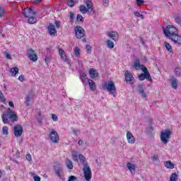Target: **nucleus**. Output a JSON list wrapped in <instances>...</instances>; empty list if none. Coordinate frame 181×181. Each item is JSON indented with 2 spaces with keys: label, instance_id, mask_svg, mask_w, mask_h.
Here are the masks:
<instances>
[{
  "label": "nucleus",
  "instance_id": "obj_1",
  "mask_svg": "<svg viewBox=\"0 0 181 181\" xmlns=\"http://www.w3.org/2000/svg\"><path fill=\"white\" fill-rule=\"evenodd\" d=\"M78 158L82 165H83V172L84 173V177L86 180L87 181L91 180L93 174L91 173V168H90V166H88V163H87V160L86 159V157H84V156L81 154L78 156Z\"/></svg>",
  "mask_w": 181,
  "mask_h": 181
},
{
  "label": "nucleus",
  "instance_id": "obj_2",
  "mask_svg": "<svg viewBox=\"0 0 181 181\" xmlns=\"http://www.w3.org/2000/svg\"><path fill=\"white\" fill-rule=\"evenodd\" d=\"M23 15L25 18H28V23L30 25H33V23H36L37 18L34 17V15H36V13L32 8H25L22 11Z\"/></svg>",
  "mask_w": 181,
  "mask_h": 181
},
{
  "label": "nucleus",
  "instance_id": "obj_3",
  "mask_svg": "<svg viewBox=\"0 0 181 181\" xmlns=\"http://www.w3.org/2000/svg\"><path fill=\"white\" fill-rule=\"evenodd\" d=\"M103 90H107L110 94L115 97V93H117V88H115V83L114 81H110L107 83H103L102 85Z\"/></svg>",
  "mask_w": 181,
  "mask_h": 181
},
{
  "label": "nucleus",
  "instance_id": "obj_4",
  "mask_svg": "<svg viewBox=\"0 0 181 181\" xmlns=\"http://www.w3.org/2000/svg\"><path fill=\"white\" fill-rule=\"evenodd\" d=\"M4 124H10L11 122H15L18 121V115L16 113L13 112L11 114H4L2 117Z\"/></svg>",
  "mask_w": 181,
  "mask_h": 181
},
{
  "label": "nucleus",
  "instance_id": "obj_5",
  "mask_svg": "<svg viewBox=\"0 0 181 181\" xmlns=\"http://www.w3.org/2000/svg\"><path fill=\"white\" fill-rule=\"evenodd\" d=\"M176 32H177V29L175 26L170 25H168L166 28L163 29L165 36L169 39H170V36H175L177 35Z\"/></svg>",
  "mask_w": 181,
  "mask_h": 181
},
{
  "label": "nucleus",
  "instance_id": "obj_6",
  "mask_svg": "<svg viewBox=\"0 0 181 181\" xmlns=\"http://www.w3.org/2000/svg\"><path fill=\"white\" fill-rule=\"evenodd\" d=\"M170 135H172V132L169 129L161 132L160 139L163 144H168L169 139H170Z\"/></svg>",
  "mask_w": 181,
  "mask_h": 181
},
{
  "label": "nucleus",
  "instance_id": "obj_7",
  "mask_svg": "<svg viewBox=\"0 0 181 181\" xmlns=\"http://www.w3.org/2000/svg\"><path fill=\"white\" fill-rule=\"evenodd\" d=\"M75 36L76 39H81L82 37H86V30L81 26H76L74 28Z\"/></svg>",
  "mask_w": 181,
  "mask_h": 181
},
{
  "label": "nucleus",
  "instance_id": "obj_8",
  "mask_svg": "<svg viewBox=\"0 0 181 181\" xmlns=\"http://www.w3.org/2000/svg\"><path fill=\"white\" fill-rule=\"evenodd\" d=\"M28 57L31 62H37V55L35 50L29 49L27 50Z\"/></svg>",
  "mask_w": 181,
  "mask_h": 181
},
{
  "label": "nucleus",
  "instance_id": "obj_9",
  "mask_svg": "<svg viewBox=\"0 0 181 181\" xmlns=\"http://www.w3.org/2000/svg\"><path fill=\"white\" fill-rule=\"evenodd\" d=\"M13 134L15 136H21L23 134V127L19 124H16L13 129Z\"/></svg>",
  "mask_w": 181,
  "mask_h": 181
},
{
  "label": "nucleus",
  "instance_id": "obj_10",
  "mask_svg": "<svg viewBox=\"0 0 181 181\" xmlns=\"http://www.w3.org/2000/svg\"><path fill=\"white\" fill-rule=\"evenodd\" d=\"M49 138L54 144H57V142H59V134L57 131L52 129L49 134Z\"/></svg>",
  "mask_w": 181,
  "mask_h": 181
},
{
  "label": "nucleus",
  "instance_id": "obj_11",
  "mask_svg": "<svg viewBox=\"0 0 181 181\" xmlns=\"http://www.w3.org/2000/svg\"><path fill=\"white\" fill-rule=\"evenodd\" d=\"M47 30L50 36H56V35H57V30H56V26H54V25H53L52 23L49 24Z\"/></svg>",
  "mask_w": 181,
  "mask_h": 181
},
{
  "label": "nucleus",
  "instance_id": "obj_12",
  "mask_svg": "<svg viewBox=\"0 0 181 181\" xmlns=\"http://www.w3.org/2000/svg\"><path fill=\"white\" fill-rule=\"evenodd\" d=\"M125 80L127 83H129V84H134V78L132 76V74L129 71H126L125 72Z\"/></svg>",
  "mask_w": 181,
  "mask_h": 181
},
{
  "label": "nucleus",
  "instance_id": "obj_13",
  "mask_svg": "<svg viewBox=\"0 0 181 181\" xmlns=\"http://www.w3.org/2000/svg\"><path fill=\"white\" fill-rule=\"evenodd\" d=\"M107 36L108 37H110V39L114 40V42H118V39L119 37V35H118V33L114 31L109 32Z\"/></svg>",
  "mask_w": 181,
  "mask_h": 181
},
{
  "label": "nucleus",
  "instance_id": "obj_14",
  "mask_svg": "<svg viewBox=\"0 0 181 181\" xmlns=\"http://www.w3.org/2000/svg\"><path fill=\"white\" fill-rule=\"evenodd\" d=\"M85 4L87 6L86 9H88L89 13H91L92 12H93V13H95V12L94 11V6H93V2H91V1L86 0L85 1Z\"/></svg>",
  "mask_w": 181,
  "mask_h": 181
},
{
  "label": "nucleus",
  "instance_id": "obj_15",
  "mask_svg": "<svg viewBox=\"0 0 181 181\" xmlns=\"http://www.w3.org/2000/svg\"><path fill=\"white\" fill-rule=\"evenodd\" d=\"M170 40L172 42H174V43H177V45H181V36L176 34L175 35H171L170 36Z\"/></svg>",
  "mask_w": 181,
  "mask_h": 181
},
{
  "label": "nucleus",
  "instance_id": "obj_16",
  "mask_svg": "<svg viewBox=\"0 0 181 181\" xmlns=\"http://www.w3.org/2000/svg\"><path fill=\"white\" fill-rule=\"evenodd\" d=\"M139 78L141 81H144V80H148V81H152V76H151V74H141L139 76Z\"/></svg>",
  "mask_w": 181,
  "mask_h": 181
},
{
  "label": "nucleus",
  "instance_id": "obj_17",
  "mask_svg": "<svg viewBox=\"0 0 181 181\" xmlns=\"http://www.w3.org/2000/svg\"><path fill=\"white\" fill-rule=\"evenodd\" d=\"M127 138L129 144H135V138L130 132H127Z\"/></svg>",
  "mask_w": 181,
  "mask_h": 181
},
{
  "label": "nucleus",
  "instance_id": "obj_18",
  "mask_svg": "<svg viewBox=\"0 0 181 181\" xmlns=\"http://www.w3.org/2000/svg\"><path fill=\"white\" fill-rule=\"evenodd\" d=\"M137 91L141 94L144 98H146L148 95L145 93V90H144V86L142 85L137 86Z\"/></svg>",
  "mask_w": 181,
  "mask_h": 181
},
{
  "label": "nucleus",
  "instance_id": "obj_19",
  "mask_svg": "<svg viewBox=\"0 0 181 181\" xmlns=\"http://www.w3.org/2000/svg\"><path fill=\"white\" fill-rule=\"evenodd\" d=\"M127 166L129 170L131 172L132 175H135V169H136V167L135 166V165L131 163H127Z\"/></svg>",
  "mask_w": 181,
  "mask_h": 181
},
{
  "label": "nucleus",
  "instance_id": "obj_20",
  "mask_svg": "<svg viewBox=\"0 0 181 181\" xmlns=\"http://www.w3.org/2000/svg\"><path fill=\"white\" fill-rule=\"evenodd\" d=\"M89 74H90V77L92 78H95V77H98V72L97 71V70L93 68L90 69Z\"/></svg>",
  "mask_w": 181,
  "mask_h": 181
},
{
  "label": "nucleus",
  "instance_id": "obj_21",
  "mask_svg": "<svg viewBox=\"0 0 181 181\" xmlns=\"http://www.w3.org/2000/svg\"><path fill=\"white\" fill-rule=\"evenodd\" d=\"M170 83H171V86H172L173 88L176 90V88H177V79H176V78H175V77H173L170 79Z\"/></svg>",
  "mask_w": 181,
  "mask_h": 181
},
{
  "label": "nucleus",
  "instance_id": "obj_22",
  "mask_svg": "<svg viewBox=\"0 0 181 181\" xmlns=\"http://www.w3.org/2000/svg\"><path fill=\"white\" fill-rule=\"evenodd\" d=\"M86 81L88 82L89 87H90V90H92V91H94V90H95V88H96L95 83H94V81H93L91 79H87Z\"/></svg>",
  "mask_w": 181,
  "mask_h": 181
},
{
  "label": "nucleus",
  "instance_id": "obj_23",
  "mask_svg": "<svg viewBox=\"0 0 181 181\" xmlns=\"http://www.w3.org/2000/svg\"><path fill=\"white\" fill-rule=\"evenodd\" d=\"M164 166L168 169H173L175 168V164L170 160H168L164 163Z\"/></svg>",
  "mask_w": 181,
  "mask_h": 181
},
{
  "label": "nucleus",
  "instance_id": "obj_24",
  "mask_svg": "<svg viewBox=\"0 0 181 181\" xmlns=\"http://www.w3.org/2000/svg\"><path fill=\"white\" fill-rule=\"evenodd\" d=\"M54 170L58 177L62 178V173H63V168H62V167H57L54 168Z\"/></svg>",
  "mask_w": 181,
  "mask_h": 181
},
{
  "label": "nucleus",
  "instance_id": "obj_25",
  "mask_svg": "<svg viewBox=\"0 0 181 181\" xmlns=\"http://www.w3.org/2000/svg\"><path fill=\"white\" fill-rule=\"evenodd\" d=\"M165 49L168 50V52H169V53H173V49H172V46L170 45V44H169V42H165Z\"/></svg>",
  "mask_w": 181,
  "mask_h": 181
},
{
  "label": "nucleus",
  "instance_id": "obj_26",
  "mask_svg": "<svg viewBox=\"0 0 181 181\" xmlns=\"http://www.w3.org/2000/svg\"><path fill=\"white\" fill-rule=\"evenodd\" d=\"M59 56H61L62 60H64V59H66V57H67L66 56V53L64 52V50L63 49H59Z\"/></svg>",
  "mask_w": 181,
  "mask_h": 181
},
{
  "label": "nucleus",
  "instance_id": "obj_27",
  "mask_svg": "<svg viewBox=\"0 0 181 181\" xmlns=\"http://www.w3.org/2000/svg\"><path fill=\"white\" fill-rule=\"evenodd\" d=\"M80 78L83 83H86L87 80H89L88 78H87V74H86V73L81 74Z\"/></svg>",
  "mask_w": 181,
  "mask_h": 181
},
{
  "label": "nucleus",
  "instance_id": "obj_28",
  "mask_svg": "<svg viewBox=\"0 0 181 181\" xmlns=\"http://www.w3.org/2000/svg\"><path fill=\"white\" fill-rule=\"evenodd\" d=\"M11 73H12V74H13L14 76H16V74H18V73H19V68L18 67H14V68H11L10 69Z\"/></svg>",
  "mask_w": 181,
  "mask_h": 181
},
{
  "label": "nucleus",
  "instance_id": "obj_29",
  "mask_svg": "<svg viewBox=\"0 0 181 181\" xmlns=\"http://www.w3.org/2000/svg\"><path fill=\"white\" fill-rule=\"evenodd\" d=\"M72 158L74 160L78 162V153L77 151H72Z\"/></svg>",
  "mask_w": 181,
  "mask_h": 181
},
{
  "label": "nucleus",
  "instance_id": "obj_30",
  "mask_svg": "<svg viewBox=\"0 0 181 181\" xmlns=\"http://www.w3.org/2000/svg\"><path fill=\"white\" fill-rule=\"evenodd\" d=\"M79 9H80V12H81V13H88V9H87L86 6H80Z\"/></svg>",
  "mask_w": 181,
  "mask_h": 181
},
{
  "label": "nucleus",
  "instance_id": "obj_31",
  "mask_svg": "<svg viewBox=\"0 0 181 181\" xmlns=\"http://www.w3.org/2000/svg\"><path fill=\"white\" fill-rule=\"evenodd\" d=\"M177 174L176 173H172L170 177V181H176L177 180Z\"/></svg>",
  "mask_w": 181,
  "mask_h": 181
},
{
  "label": "nucleus",
  "instance_id": "obj_32",
  "mask_svg": "<svg viewBox=\"0 0 181 181\" xmlns=\"http://www.w3.org/2000/svg\"><path fill=\"white\" fill-rule=\"evenodd\" d=\"M66 165L68 169H73V162L71 160H66Z\"/></svg>",
  "mask_w": 181,
  "mask_h": 181
},
{
  "label": "nucleus",
  "instance_id": "obj_33",
  "mask_svg": "<svg viewBox=\"0 0 181 181\" xmlns=\"http://www.w3.org/2000/svg\"><path fill=\"white\" fill-rule=\"evenodd\" d=\"M76 21L77 22H81V23H83V22H84V18L83 16H81V14H77Z\"/></svg>",
  "mask_w": 181,
  "mask_h": 181
},
{
  "label": "nucleus",
  "instance_id": "obj_34",
  "mask_svg": "<svg viewBox=\"0 0 181 181\" xmlns=\"http://www.w3.org/2000/svg\"><path fill=\"white\" fill-rule=\"evenodd\" d=\"M107 45L109 49H114V42L112 41L107 40Z\"/></svg>",
  "mask_w": 181,
  "mask_h": 181
},
{
  "label": "nucleus",
  "instance_id": "obj_35",
  "mask_svg": "<svg viewBox=\"0 0 181 181\" xmlns=\"http://www.w3.org/2000/svg\"><path fill=\"white\" fill-rule=\"evenodd\" d=\"M175 76H181L180 67H176L174 70Z\"/></svg>",
  "mask_w": 181,
  "mask_h": 181
},
{
  "label": "nucleus",
  "instance_id": "obj_36",
  "mask_svg": "<svg viewBox=\"0 0 181 181\" xmlns=\"http://www.w3.org/2000/svg\"><path fill=\"white\" fill-rule=\"evenodd\" d=\"M141 69L144 72L143 74H149V71H148V68H146L144 65H141Z\"/></svg>",
  "mask_w": 181,
  "mask_h": 181
},
{
  "label": "nucleus",
  "instance_id": "obj_37",
  "mask_svg": "<svg viewBox=\"0 0 181 181\" xmlns=\"http://www.w3.org/2000/svg\"><path fill=\"white\" fill-rule=\"evenodd\" d=\"M134 69H136V70H139V69L141 67V64L139 63V60H136L134 64Z\"/></svg>",
  "mask_w": 181,
  "mask_h": 181
},
{
  "label": "nucleus",
  "instance_id": "obj_38",
  "mask_svg": "<svg viewBox=\"0 0 181 181\" xmlns=\"http://www.w3.org/2000/svg\"><path fill=\"white\" fill-rule=\"evenodd\" d=\"M74 53L76 57H78V56H80V48H78V47H75Z\"/></svg>",
  "mask_w": 181,
  "mask_h": 181
},
{
  "label": "nucleus",
  "instance_id": "obj_39",
  "mask_svg": "<svg viewBox=\"0 0 181 181\" xmlns=\"http://www.w3.org/2000/svg\"><path fill=\"white\" fill-rule=\"evenodd\" d=\"M134 16H136L137 18H141V19H144V16L143 14H140L139 11H134Z\"/></svg>",
  "mask_w": 181,
  "mask_h": 181
},
{
  "label": "nucleus",
  "instance_id": "obj_40",
  "mask_svg": "<svg viewBox=\"0 0 181 181\" xmlns=\"http://www.w3.org/2000/svg\"><path fill=\"white\" fill-rule=\"evenodd\" d=\"M8 127H6V126L3 127L2 132H3L4 135H8Z\"/></svg>",
  "mask_w": 181,
  "mask_h": 181
},
{
  "label": "nucleus",
  "instance_id": "obj_41",
  "mask_svg": "<svg viewBox=\"0 0 181 181\" xmlns=\"http://www.w3.org/2000/svg\"><path fill=\"white\" fill-rule=\"evenodd\" d=\"M30 100H32V97L30 96V95H28L25 101V104L27 105L28 106L30 105L29 102L30 101Z\"/></svg>",
  "mask_w": 181,
  "mask_h": 181
},
{
  "label": "nucleus",
  "instance_id": "obj_42",
  "mask_svg": "<svg viewBox=\"0 0 181 181\" xmlns=\"http://www.w3.org/2000/svg\"><path fill=\"white\" fill-rule=\"evenodd\" d=\"M174 19H175V22H176V23H180L181 22V17L179 16H174Z\"/></svg>",
  "mask_w": 181,
  "mask_h": 181
},
{
  "label": "nucleus",
  "instance_id": "obj_43",
  "mask_svg": "<svg viewBox=\"0 0 181 181\" xmlns=\"http://www.w3.org/2000/svg\"><path fill=\"white\" fill-rule=\"evenodd\" d=\"M5 15V8L0 6V18H2Z\"/></svg>",
  "mask_w": 181,
  "mask_h": 181
},
{
  "label": "nucleus",
  "instance_id": "obj_44",
  "mask_svg": "<svg viewBox=\"0 0 181 181\" xmlns=\"http://www.w3.org/2000/svg\"><path fill=\"white\" fill-rule=\"evenodd\" d=\"M4 54H5V57H6V59H8L9 60L12 59V57L11 56V54H9V52H8V51H5Z\"/></svg>",
  "mask_w": 181,
  "mask_h": 181
},
{
  "label": "nucleus",
  "instance_id": "obj_45",
  "mask_svg": "<svg viewBox=\"0 0 181 181\" xmlns=\"http://www.w3.org/2000/svg\"><path fill=\"white\" fill-rule=\"evenodd\" d=\"M136 2L138 6H141V5H144V4H145V1L144 0H136Z\"/></svg>",
  "mask_w": 181,
  "mask_h": 181
},
{
  "label": "nucleus",
  "instance_id": "obj_46",
  "mask_svg": "<svg viewBox=\"0 0 181 181\" xmlns=\"http://www.w3.org/2000/svg\"><path fill=\"white\" fill-rule=\"evenodd\" d=\"M68 6L70 8H73L74 6V1L73 0H68Z\"/></svg>",
  "mask_w": 181,
  "mask_h": 181
},
{
  "label": "nucleus",
  "instance_id": "obj_47",
  "mask_svg": "<svg viewBox=\"0 0 181 181\" xmlns=\"http://www.w3.org/2000/svg\"><path fill=\"white\" fill-rule=\"evenodd\" d=\"M86 49L89 54L91 53V46L90 45H86Z\"/></svg>",
  "mask_w": 181,
  "mask_h": 181
},
{
  "label": "nucleus",
  "instance_id": "obj_48",
  "mask_svg": "<svg viewBox=\"0 0 181 181\" xmlns=\"http://www.w3.org/2000/svg\"><path fill=\"white\" fill-rule=\"evenodd\" d=\"M25 159L28 160V162H32V156L30 153L27 154Z\"/></svg>",
  "mask_w": 181,
  "mask_h": 181
},
{
  "label": "nucleus",
  "instance_id": "obj_49",
  "mask_svg": "<svg viewBox=\"0 0 181 181\" xmlns=\"http://www.w3.org/2000/svg\"><path fill=\"white\" fill-rule=\"evenodd\" d=\"M45 63L46 64H49V63H50V60H52V57H45Z\"/></svg>",
  "mask_w": 181,
  "mask_h": 181
},
{
  "label": "nucleus",
  "instance_id": "obj_50",
  "mask_svg": "<svg viewBox=\"0 0 181 181\" xmlns=\"http://www.w3.org/2000/svg\"><path fill=\"white\" fill-rule=\"evenodd\" d=\"M64 62H66L68 64H69V66H71V62H70V59H69V58H67V57H65V58H64V59H62Z\"/></svg>",
  "mask_w": 181,
  "mask_h": 181
},
{
  "label": "nucleus",
  "instance_id": "obj_51",
  "mask_svg": "<svg viewBox=\"0 0 181 181\" xmlns=\"http://www.w3.org/2000/svg\"><path fill=\"white\" fill-rule=\"evenodd\" d=\"M69 18L71 21L73 22V19H74V13L73 12H70Z\"/></svg>",
  "mask_w": 181,
  "mask_h": 181
},
{
  "label": "nucleus",
  "instance_id": "obj_52",
  "mask_svg": "<svg viewBox=\"0 0 181 181\" xmlns=\"http://www.w3.org/2000/svg\"><path fill=\"white\" fill-rule=\"evenodd\" d=\"M34 181H40V177L39 175H35L33 177Z\"/></svg>",
  "mask_w": 181,
  "mask_h": 181
},
{
  "label": "nucleus",
  "instance_id": "obj_53",
  "mask_svg": "<svg viewBox=\"0 0 181 181\" xmlns=\"http://www.w3.org/2000/svg\"><path fill=\"white\" fill-rule=\"evenodd\" d=\"M153 160L158 162V160H159V157L158 156H153L152 157Z\"/></svg>",
  "mask_w": 181,
  "mask_h": 181
},
{
  "label": "nucleus",
  "instance_id": "obj_54",
  "mask_svg": "<svg viewBox=\"0 0 181 181\" xmlns=\"http://www.w3.org/2000/svg\"><path fill=\"white\" fill-rule=\"evenodd\" d=\"M18 80L20 81H23L25 80V76L24 75H21L19 77H18Z\"/></svg>",
  "mask_w": 181,
  "mask_h": 181
},
{
  "label": "nucleus",
  "instance_id": "obj_55",
  "mask_svg": "<svg viewBox=\"0 0 181 181\" xmlns=\"http://www.w3.org/2000/svg\"><path fill=\"white\" fill-rule=\"evenodd\" d=\"M55 26L56 28H60V21H55Z\"/></svg>",
  "mask_w": 181,
  "mask_h": 181
},
{
  "label": "nucleus",
  "instance_id": "obj_56",
  "mask_svg": "<svg viewBox=\"0 0 181 181\" xmlns=\"http://www.w3.org/2000/svg\"><path fill=\"white\" fill-rule=\"evenodd\" d=\"M108 2H110L108 0H103L104 6H108Z\"/></svg>",
  "mask_w": 181,
  "mask_h": 181
},
{
  "label": "nucleus",
  "instance_id": "obj_57",
  "mask_svg": "<svg viewBox=\"0 0 181 181\" xmlns=\"http://www.w3.org/2000/svg\"><path fill=\"white\" fill-rule=\"evenodd\" d=\"M21 153L19 152V151H16V158H21Z\"/></svg>",
  "mask_w": 181,
  "mask_h": 181
},
{
  "label": "nucleus",
  "instance_id": "obj_58",
  "mask_svg": "<svg viewBox=\"0 0 181 181\" xmlns=\"http://www.w3.org/2000/svg\"><path fill=\"white\" fill-rule=\"evenodd\" d=\"M52 119H53V121H57V119H58L57 115L53 114L52 115Z\"/></svg>",
  "mask_w": 181,
  "mask_h": 181
},
{
  "label": "nucleus",
  "instance_id": "obj_59",
  "mask_svg": "<svg viewBox=\"0 0 181 181\" xmlns=\"http://www.w3.org/2000/svg\"><path fill=\"white\" fill-rule=\"evenodd\" d=\"M140 41H141V43L145 46V41L144 40V38L142 37H140Z\"/></svg>",
  "mask_w": 181,
  "mask_h": 181
},
{
  "label": "nucleus",
  "instance_id": "obj_60",
  "mask_svg": "<svg viewBox=\"0 0 181 181\" xmlns=\"http://www.w3.org/2000/svg\"><path fill=\"white\" fill-rule=\"evenodd\" d=\"M78 145L81 146L84 144V141L83 140H79L78 142Z\"/></svg>",
  "mask_w": 181,
  "mask_h": 181
},
{
  "label": "nucleus",
  "instance_id": "obj_61",
  "mask_svg": "<svg viewBox=\"0 0 181 181\" xmlns=\"http://www.w3.org/2000/svg\"><path fill=\"white\" fill-rule=\"evenodd\" d=\"M13 112H15L12 111V110H11V108L8 109V113L7 114H13Z\"/></svg>",
  "mask_w": 181,
  "mask_h": 181
},
{
  "label": "nucleus",
  "instance_id": "obj_62",
  "mask_svg": "<svg viewBox=\"0 0 181 181\" xmlns=\"http://www.w3.org/2000/svg\"><path fill=\"white\" fill-rule=\"evenodd\" d=\"M8 105H10L12 108H13L15 106L12 102H8Z\"/></svg>",
  "mask_w": 181,
  "mask_h": 181
},
{
  "label": "nucleus",
  "instance_id": "obj_63",
  "mask_svg": "<svg viewBox=\"0 0 181 181\" xmlns=\"http://www.w3.org/2000/svg\"><path fill=\"white\" fill-rule=\"evenodd\" d=\"M72 131L75 135H77V130H76V129H73Z\"/></svg>",
  "mask_w": 181,
  "mask_h": 181
},
{
  "label": "nucleus",
  "instance_id": "obj_64",
  "mask_svg": "<svg viewBox=\"0 0 181 181\" xmlns=\"http://www.w3.org/2000/svg\"><path fill=\"white\" fill-rule=\"evenodd\" d=\"M82 42H83V43H86V42H87V39L83 38V39H82Z\"/></svg>",
  "mask_w": 181,
  "mask_h": 181
}]
</instances>
